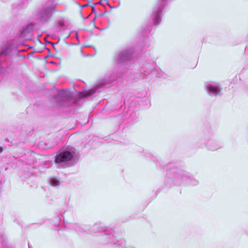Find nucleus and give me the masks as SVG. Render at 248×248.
Masks as SVG:
<instances>
[{
  "mask_svg": "<svg viewBox=\"0 0 248 248\" xmlns=\"http://www.w3.org/2000/svg\"><path fill=\"white\" fill-rule=\"evenodd\" d=\"M11 45V42H7L5 50L0 51V72L3 68L1 64L3 62H6L9 59L11 51L10 46Z\"/></svg>",
  "mask_w": 248,
  "mask_h": 248,
  "instance_id": "9b49d317",
  "label": "nucleus"
},
{
  "mask_svg": "<svg viewBox=\"0 0 248 248\" xmlns=\"http://www.w3.org/2000/svg\"><path fill=\"white\" fill-rule=\"evenodd\" d=\"M153 28L152 24H150L147 25L145 28L142 29V35H145L148 32H151L152 28Z\"/></svg>",
  "mask_w": 248,
  "mask_h": 248,
  "instance_id": "aec40b11",
  "label": "nucleus"
},
{
  "mask_svg": "<svg viewBox=\"0 0 248 248\" xmlns=\"http://www.w3.org/2000/svg\"><path fill=\"white\" fill-rule=\"evenodd\" d=\"M65 226L67 229L75 231L78 234H80L84 232V229H82L81 227L77 223H68Z\"/></svg>",
  "mask_w": 248,
  "mask_h": 248,
  "instance_id": "2eb2a0df",
  "label": "nucleus"
},
{
  "mask_svg": "<svg viewBox=\"0 0 248 248\" xmlns=\"http://www.w3.org/2000/svg\"><path fill=\"white\" fill-rule=\"evenodd\" d=\"M98 3L99 4H101L102 1L101 0L99 1Z\"/></svg>",
  "mask_w": 248,
  "mask_h": 248,
  "instance_id": "c756f323",
  "label": "nucleus"
},
{
  "mask_svg": "<svg viewBox=\"0 0 248 248\" xmlns=\"http://www.w3.org/2000/svg\"><path fill=\"white\" fill-rule=\"evenodd\" d=\"M118 248H137L134 246L127 244L124 239L119 242L118 245Z\"/></svg>",
  "mask_w": 248,
  "mask_h": 248,
  "instance_id": "6ab92c4d",
  "label": "nucleus"
},
{
  "mask_svg": "<svg viewBox=\"0 0 248 248\" xmlns=\"http://www.w3.org/2000/svg\"><path fill=\"white\" fill-rule=\"evenodd\" d=\"M24 0H20L18 3H14L12 5V9L14 10H20L25 7Z\"/></svg>",
  "mask_w": 248,
  "mask_h": 248,
  "instance_id": "f3484780",
  "label": "nucleus"
},
{
  "mask_svg": "<svg viewBox=\"0 0 248 248\" xmlns=\"http://www.w3.org/2000/svg\"><path fill=\"white\" fill-rule=\"evenodd\" d=\"M100 241L102 244L113 245L118 248V244L122 239L118 238L113 229L108 228L101 236Z\"/></svg>",
  "mask_w": 248,
  "mask_h": 248,
  "instance_id": "1a4fd4ad",
  "label": "nucleus"
},
{
  "mask_svg": "<svg viewBox=\"0 0 248 248\" xmlns=\"http://www.w3.org/2000/svg\"><path fill=\"white\" fill-rule=\"evenodd\" d=\"M43 145H45V143L43 142H40L38 145L40 147H42V146Z\"/></svg>",
  "mask_w": 248,
  "mask_h": 248,
  "instance_id": "a878e982",
  "label": "nucleus"
},
{
  "mask_svg": "<svg viewBox=\"0 0 248 248\" xmlns=\"http://www.w3.org/2000/svg\"><path fill=\"white\" fill-rule=\"evenodd\" d=\"M108 227L106 226L101 222L94 223L90 229V231L93 233L105 232L108 230Z\"/></svg>",
  "mask_w": 248,
  "mask_h": 248,
  "instance_id": "ddd939ff",
  "label": "nucleus"
},
{
  "mask_svg": "<svg viewBox=\"0 0 248 248\" xmlns=\"http://www.w3.org/2000/svg\"><path fill=\"white\" fill-rule=\"evenodd\" d=\"M54 101L60 108H68L78 104L81 98L68 90L59 91L53 97Z\"/></svg>",
  "mask_w": 248,
  "mask_h": 248,
  "instance_id": "0eeeda50",
  "label": "nucleus"
},
{
  "mask_svg": "<svg viewBox=\"0 0 248 248\" xmlns=\"http://www.w3.org/2000/svg\"><path fill=\"white\" fill-rule=\"evenodd\" d=\"M144 155L146 157H150L158 169L166 170V181L168 185L196 186L199 185V180L188 172L178 168L175 163L171 162L166 164L161 158L147 152H144Z\"/></svg>",
  "mask_w": 248,
  "mask_h": 248,
  "instance_id": "f03ea898",
  "label": "nucleus"
},
{
  "mask_svg": "<svg viewBox=\"0 0 248 248\" xmlns=\"http://www.w3.org/2000/svg\"><path fill=\"white\" fill-rule=\"evenodd\" d=\"M51 147L50 146H47L46 145V146L44 147H42L43 149H48V148H51Z\"/></svg>",
  "mask_w": 248,
  "mask_h": 248,
  "instance_id": "cd10ccee",
  "label": "nucleus"
},
{
  "mask_svg": "<svg viewBox=\"0 0 248 248\" xmlns=\"http://www.w3.org/2000/svg\"><path fill=\"white\" fill-rule=\"evenodd\" d=\"M76 36H77V38H78V33H76Z\"/></svg>",
  "mask_w": 248,
  "mask_h": 248,
  "instance_id": "2f4dec72",
  "label": "nucleus"
},
{
  "mask_svg": "<svg viewBox=\"0 0 248 248\" xmlns=\"http://www.w3.org/2000/svg\"><path fill=\"white\" fill-rule=\"evenodd\" d=\"M57 25L59 27L63 28L64 27V23L63 20H59L57 22Z\"/></svg>",
  "mask_w": 248,
  "mask_h": 248,
  "instance_id": "5701e85b",
  "label": "nucleus"
},
{
  "mask_svg": "<svg viewBox=\"0 0 248 248\" xmlns=\"http://www.w3.org/2000/svg\"><path fill=\"white\" fill-rule=\"evenodd\" d=\"M127 111L129 114L127 120V123H129V124H133L136 123L138 121L139 117V113L131 107H130Z\"/></svg>",
  "mask_w": 248,
  "mask_h": 248,
  "instance_id": "4468645a",
  "label": "nucleus"
},
{
  "mask_svg": "<svg viewBox=\"0 0 248 248\" xmlns=\"http://www.w3.org/2000/svg\"><path fill=\"white\" fill-rule=\"evenodd\" d=\"M134 56V49L127 47L116 52L114 55V65L111 71L106 73L104 78L98 82L92 88L83 92L80 94L81 97H88L99 93L101 89H107L115 84L125 75V71L120 67L131 62Z\"/></svg>",
  "mask_w": 248,
  "mask_h": 248,
  "instance_id": "f257e3e1",
  "label": "nucleus"
},
{
  "mask_svg": "<svg viewBox=\"0 0 248 248\" xmlns=\"http://www.w3.org/2000/svg\"><path fill=\"white\" fill-rule=\"evenodd\" d=\"M95 4H96L95 3H93V5L92 6V13H95V7L94 6V5Z\"/></svg>",
  "mask_w": 248,
  "mask_h": 248,
  "instance_id": "393cba45",
  "label": "nucleus"
},
{
  "mask_svg": "<svg viewBox=\"0 0 248 248\" xmlns=\"http://www.w3.org/2000/svg\"><path fill=\"white\" fill-rule=\"evenodd\" d=\"M56 5L55 0H48L41 9L33 13L32 18L42 24L47 23L52 17L53 12L56 11Z\"/></svg>",
  "mask_w": 248,
  "mask_h": 248,
  "instance_id": "423d86ee",
  "label": "nucleus"
},
{
  "mask_svg": "<svg viewBox=\"0 0 248 248\" xmlns=\"http://www.w3.org/2000/svg\"><path fill=\"white\" fill-rule=\"evenodd\" d=\"M79 155L73 147H67L60 150L55 157L54 162L58 168H65L76 165L78 161Z\"/></svg>",
  "mask_w": 248,
  "mask_h": 248,
  "instance_id": "7ed1b4c3",
  "label": "nucleus"
},
{
  "mask_svg": "<svg viewBox=\"0 0 248 248\" xmlns=\"http://www.w3.org/2000/svg\"><path fill=\"white\" fill-rule=\"evenodd\" d=\"M3 151V148L1 146H0V154H1Z\"/></svg>",
  "mask_w": 248,
  "mask_h": 248,
  "instance_id": "c85d7f7f",
  "label": "nucleus"
},
{
  "mask_svg": "<svg viewBox=\"0 0 248 248\" xmlns=\"http://www.w3.org/2000/svg\"><path fill=\"white\" fill-rule=\"evenodd\" d=\"M155 77L159 78L160 76L154 65L151 63L142 62L139 64L137 72L129 75L128 80L131 82H136L140 80L149 82Z\"/></svg>",
  "mask_w": 248,
  "mask_h": 248,
  "instance_id": "20e7f679",
  "label": "nucleus"
},
{
  "mask_svg": "<svg viewBox=\"0 0 248 248\" xmlns=\"http://www.w3.org/2000/svg\"><path fill=\"white\" fill-rule=\"evenodd\" d=\"M215 133L212 129H206L204 131L195 142V146L197 148L206 147L211 151H216L222 149L224 147L222 141L214 139Z\"/></svg>",
  "mask_w": 248,
  "mask_h": 248,
  "instance_id": "39448f33",
  "label": "nucleus"
},
{
  "mask_svg": "<svg viewBox=\"0 0 248 248\" xmlns=\"http://www.w3.org/2000/svg\"><path fill=\"white\" fill-rule=\"evenodd\" d=\"M49 184L52 186L57 187L59 186L61 184V181L60 179L56 177H52L49 179Z\"/></svg>",
  "mask_w": 248,
  "mask_h": 248,
  "instance_id": "a211bd4d",
  "label": "nucleus"
},
{
  "mask_svg": "<svg viewBox=\"0 0 248 248\" xmlns=\"http://www.w3.org/2000/svg\"><path fill=\"white\" fill-rule=\"evenodd\" d=\"M32 175H33L32 172H30L29 170H25L23 177H25L26 178H28L30 177Z\"/></svg>",
  "mask_w": 248,
  "mask_h": 248,
  "instance_id": "4be33fe9",
  "label": "nucleus"
},
{
  "mask_svg": "<svg viewBox=\"0 0 248 248\" xmlns=\"http://www.w3.org/2000/svg\"><path fill=\"white\" fill-rule=\"evenodd\" d=\"M170 0H157L153 8L151 18L154 26L158 25L161 21L163 10L166 7Z\"/></svg>",
  "mask_w": 248,
  "mask_h": 248,
  "instance_id": "6e6552de",
  "label": "nucleus"
},
{
  "mask_svg": "<svg viewBox=\"0 0 248 248\" xmlns=\"http://www.w3.org/2000/svg\"><path fill=\"white\" fill-rule=\"evenodd\" d=\"M79 6H80L81 8H85V7H87L88 6H89V3H88L85 4H79Z\"/></svg>",
  "mask_w": 248,
  "mask_h": 248,
  "instance_id": "b1692460",
  "label": "nucleus"
},
{
  "mask_svg": "<svg viewBox=\"0 0 248 248\" xmlns=\"http://www.w3.org/2000/svg\"><path fill=\"white\" fill-rule=\"evenodd\" d=\"M61 216L59 215H57L56 216V218H55V219L53 220V225L55 226H58L60 224V222H61Z\"/></svg>",
  "mask_w": 248,
  "mask_h": 248,
  "instance_id": "412c9836",
  "label": "nucleus"
},
{
  "mask_svg": "<svg viewBox=\"0 0 248 248\" xmlns=\"http://www.w3.org/2000/svg\"><path fill=\"white\" fill-rule=\"evenodd\" d=\"M106 2H107V4L109 6V7H110V8H111V9H113V8H114V7L111 6L109 4L108 2L107 1H106Z\"/></svg>",
  "mask_w": 248,
  "mask_h": 248,
  "instance_id": "bb28decb",
  "label": "nucleus"
},
{
  "mask_svg": "<svg viewBox=\"0 0 248 248\" xmlns=\"http://www.w3.org/2000/svg\"><path fill=\"white\" fill-rule=\"evenodd\" d=\"M1 182L0 181V189L1 188Z\"/></svg>",
  "mask_w": 248,
  "mask_h": 248,
  "instance_id": "7c9ffc66",
  "label": "nucleus"
},
{
  "mask_svg": "<svg viewBox=\"0 0 248 248\" xmlns=\"http://www.w3.org/2000/svg\"><path fill=\"white\" fill-rule=\"evenodd\" d=\"M34 30V25L33 24L30 23L28 24L26 26L23 27L20 31V37L23 39H28L29 38L28 36L31 34Z\"/></svg>",
  "mask_w": 248,
  "mask_h": 248,
  "instance_id": "f8f14e48",
  "label": "nucleus"
},
{
  "mask_svg": "<svg viewBox=\"0 0 248 248\" xmlns=\"http://www.w3.org/2000/svg\"><path fill=\"white\" fill-rule=\"evenodd\" d=\"M205 88L208 94L210 96H216L220 94L221 88L220 85L217 82H206L205 84Z\"/></svg>",
  "mask_w": 248,
  "mask_h": 248,
  "instance_id": "9d476101",
  "label": "nucleus"
},
{
  "mask_svg": "<svg viewBox=\"0 0 248 248\" xmlns=\"http://www.w3.org/2000/svg\"><path fill=\"white\" fill-rule=\"evenodd\" d=\"M0 248H14L7 244L6 235L3 232H0Z\"/></svg>",
  "mask_w": 248,
  "mask_h": 248,
  "instance_id": "dca6fc26",
  "label": "nucleus"
}]
</instances>
